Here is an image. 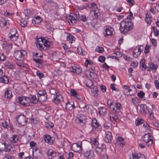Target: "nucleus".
<instances>
[{"mask_svg":"<svg viewBox=\"0 0 159 159\" xmlns=\"http://www.w3.org/2000/svg\"><path fill=\"white\" fill-rule=\"evenodd\" d=\"M36 74L37 76H39L40 79H41L43 77L44 75L43 73H41L39 70L36 71Z\"/></svg>","mask_w":159,"mask_h":159,"instance_id":"obj_56","label":"nucleus"},{"mask_svg":"<svg viewBox=\"0 0 159 159\" xmlns=\"http://www.w3.org/2000/svg\"><path fill=\"white\" fill-rule=\"evenodd\" d=\"M84 121H83L84 120H75V122L81 126H84L85 125V121L86 120H84Z\"/></svg>","mask_w":159,"mask_h":159,"instance_id":"obj_48","label":"nucleus"},{"mask_svg":"<svg viewBox=\"0 0 159 159\" xmlns=\"http://www.w3.org/2000/svg\"><path fill=\"white\" fill-rule=\"evenodd\" d=\"M38 100L39 101L41 102H43L45 101L47 99V94L42 95L38 97Z\"/></svg>","mask_w":159,"mask_h":159,"instance_id":"obj_37","label":"nucleus"},{"mask_svg":"<svg viewBox=\"0 0 159 159\" xmlns=\"http://www.w3.org/2000/svg\"><path fill=\"white\" fill-rule=\"evenodd\" d=\"M84 156L86 159H91L95 156V154L93 150H87L84 152Z\"/></svg>","mask_w":159,"mask_h":159,"instance_id":"obj_10","label":"nucleus"},{"mask_svg":"<svg viewBox=\"0 0 159 159\" xmlns=\"http://www.w3.org/2000/svg\"><path fill=\"white\" fill-rule=\"evenodd\" d=\"M2 124L3 127L8 129L9 126L7 124V122L6 121H4L3 122H2Z\"/></svg>","mask_w":159,"mask_h":159,"instance_id":"obj_58","label":"nucleus"},{"mask_svg":"<svg viewBox=\"0 0 159 159\" xmlns=\"http://www.w3.org/2000/svg\"><path fill=\"white\" fill-rule=\"evenodd\" d=\"M70 70L71 72L75 73L77 74H79L82 72V69L80 67L71 66L70 68Z\"/></svg>","mask_w":159,"mask_h":159,"instance_id":"obj_15","label":"nucleus"},{"mask_svg":"<svg viewBox=\"0 0 159 159\" xmlns=\"http://www.w3.org/2000/svg\"><path fill=\"white\" fill-rule=\"evenodd\" d=\"M41 56H39L38 53H36L33 55V59L36 63L37 66L40 68H42L44 65V63L42 59L39 58Z\"/></svg>","mask_w":159,"mask_h":159,"instance_id":"obj_4","label":"nucleus"},{"mask_svg":"<svg viewBox=\"0 0 159 159\" xmlns=\"http://www.w3.org/2000/svg\"><path fill=\"white\" fill-rule=\"evenodd\" d=\"M41 20L42 19L39 16L34 17L32 20V23L34 24H38L41 22Z\"/></svg>","mask_w":159,"mask_h":159,"instance_id":"obj_27","label":"nucleus"},{"mask_svg":"<svg viewBox=\"0 0 159 159\" xmlns=\"http://www.w3.org/2000/svg\"><path fill=\"white\" fill-rule=\"evenodd\" d=\"M2 46L3 50L5 51L7 54H8L12 48V45L7 43H4Z\"/></svg>","mask_w":159,"mask_h":159,"instance_id":"obj_12","label":"nucleus"},{"mask_svg":"<svg viewBox=\"0 0 159 159\" xmlns=\"http://www.w3.org/2000/svg\"><path fill=\"white\" fill-rule=\"evenodd\" d=\"M143 123V120H136L135 124L136 126H139Z\"/></svg>","mask_w":159,"mask_h":159,"instance_id":"obj_54","label":"nucleus"},{"mask_svg":"<svg viewBox=\"0 0 159 159\" xmlns=\"http://www.w3.org/2000/svg\"><path fill=\"white\" fill-rule=\"evenodd\" d=\"M17 61L16 62V64L18 66L20 67H25V64L24 63V60H17Z\"/></svg>","mask_w":159,"mask_h":159,"instance_id":"obj_41","label":"nucleus"},{"mask_svg":"<svg viewBox=\"0 0 159 159\" xmlns=\"http://www.w3.org/2000/svg\"><path fill=\"white\" fill-rule=\"evenodd\" d=\"M79 17V13L75 12L72 14V15H70L66 17V20L71 25H73L74 23L78 21Z\"/></svg>","mask_w":159,"mask_h":159,"instance_id":"obj_3","label":"nucleus"},{"mask_svg":"<svg viewBox=\"0 0 159 159\" xmlns=\"http://www.w3.org/2000/svg\"><path fill=\"white\" fill-rule=\"evenodd\" d=\"M71 148L74 152L79 153H81L83 149L82 142L73 144Z\"/></svg>","mask_w":159,"mask_h":159,"instance_id":"obj_7","label":"nucleus"},{"mask_svg":"<svg viewBox=\"0 0 159 159\" xmlns=\"http://www.w3.org/2000/svg\"><path fill=\"white\" fill-rule=\"evenodd\" d=\"M75 107V106L73 102H68L66 104V109L67 111H71Z\"/></svg>","mask_w":159,"mask_h":159,"instance_id":"obj_20","label":"nucleus"},{"mask_svg":"<svg viewBox=\"0 0 159 159\" xmlns=\"http://www.w3.org/2000/svg\"><path fill=\"white\" fill-rule=\"evenodd\" d=\"M5 66L7 68L12 69L15 68V64L9 61H6L5 64Z\"/></svg>","mask_w":159,"mask_h":159,"instance_id":"obj_26","label":"nucleus"},{"mask_svg":"<svg viewBox=\"0 0 159 159\" xmlns=\"http://www.w3.org/2000/svg\"><path fill=\"white\" fill-rule=\"evenodd\" d=\"M107 104L109 106L110 108L112 110H115V107H114V101L111 99H109L107 101Z\"/></svg>","mask_w":159,"mask_h":159,"instance_id":"obj_33","label":"nucleus"},{"mask_svg":"<svg viewBox=\"0 0 159 159\" xmlns=\"http://www.w3.org/2000/svg\"><path fill=\"white\" fill-rule=\"evenodd\" d=\"M98 113L101 116H103L107 113V109L105 107H100L98 108Z\"/></svg>","mask_w":159,"mask_h":159,"instance_id":"obj_23","label":"nucleus"},{"mask_svg":"<svg viewBox=\"0 0 159 159\" xmlns=\"http://www.w3.org/2000/svg\"><path fill=\"white\" fill-rule=\"evenodd\" d=\"M110 119L112 118L113 119H119L117 115L115 113H110L109 115Z\"/></svg>","mask_w":159,"mask_h":159,"instance_id":"obj_47","label":"nucleus"},{"mask_svg":"<svg viewBox=\"0 0 159 159\" xmlns=\"http://www.w3.org/2000/svg\"><path fill=\"white\" fill-rule=\"evenodd\" d=\"M124 140V138H122L121 136H118L116 141L118 143L120 144V146L122 147L124 145V143H123Z\"/></svg>","mask_w":159,"mask_h":159,"instance_id":"obj_40","label":"nucleus"},{"mask_svg":"<svg viewBox=\"0 0 159 159\" xmlns=\"http://www.w3.org/2000/svg\"><path fill=\"white\" fill-rule=\"evenodd\" d=\"M42 38H44L42 37L39 38H36V41L35 43L37 47L41 50H43L44 48L42 45L43 43H42V41L41 40V39Z\"/></svg>","mask_w":159,"mask_h":159,"instance_id":"obj_16","label":"nucleus"},{"mask_svg":"<svg viewBox=\"0 0 159 159\" xmlns=\"http://www.w3.org/2000/svg\"><path fill=\"white\" fill-rule=\"evenodd\" d=\"M30 98V102L33 104H36L38 102V99H37L35 95H30L29 96Z\"/></svg>","mask_w":159,"mask_h":159,"instance_id":"obj_25","label":"nucleus"},{"mask_svg":"<svg viewBox=\"0 0 159 159\" xmlns=\"http://www.w3.org/2000/svg\"><path fill=\"white\" fill-rule=\"evenodd\" d=\"M91 141L93 144L94 145L98 146L99 145L98 141L96 139H91Z\"/></svg>","mask_w":159,"mask_h":159,"instance_id":"obj_53","label":"nucleus"},{"mask_svg":"<svg viewBox=\"0 0 159 159\" xmlns=\"http://www.w3.org/2000/svg\"><path fill=\"white\" fill-rule=\"evenodd\" d=\"M138 99L137 97H135L132 99V102L134 105H136L138 102Z\"/></svg>","mask_w":159,"mask_h":159,"instance_id":"obj_61","label":"nucleus"},{"mask_svg":"<svg viewBox=\"0 0 159 159\" xmlns=\"http://www.w3.org/2000/svg\"><path fill=\"white\" fill-rule=\"evenodd\" d=\"M14 158L9 154H6L4 157V159H13Z\"/></svg>","mask_w":159,"mask_h":159,"instance_id":"obj_64","label":"nucleus"},{"mask_svg":"<svg viewBox=\"0 0 159 159\" xmlns=\"http://www.w3.org/2000/svg\"><path fill=\"white\" fill-rule=\"evenodd\" d=\"M27 21L23 20H22L20 23V25L21 27L26 26L27 25Z\"/></svg>","mask_w":159,"mask_h":159,"instance_id":"obj_55","label":"nucleus"},{"mask_svg":"<svg viewBox=\"0 0 159 159\" xmlns=\"http://www.w3.org/2000/svg\"><path fill=\"white\" fill-rule=\"evenodd\" d=\"M106 145L102 143L101 147H96L94 151L95 152L99 155H101L102 152H104L106 150Z\"/></svg>","mask_w":159,"mask_h":159,"instance_id":"obj_8","label":"nucleus"},{"mask_svg":"<svg viewBox=\"0 0 159 159\" xmlns=\"http://www.w3.org/2000/svg\"><path fill=\"white\" fill-rule=\"evenodd\" d=\"M105 33H104V36L107 37L108 36H111L113 35V31L114 29L109 25H107L105 27Z\"/></svg>","mask_w":159,"mask_h":159,"instance_id":"obj_11","label":"nucleus"},{"mask_svg":"<svg viewBox=\"0 0 159 159\" xmlns=\"http://www.w3.org/2000/svg\"><path fill=\"white\" fill-rule=\"evenodd\" d=\"M78 18V21L82 20L83 22H86L87 21V19L86 16L83 15H81L80 16V15L79 14V17Z\"/></svg>","mask_w":159,"mask_h":159,"instance_id":"obj_42","label":"nucleus"},{"mask_svg":"<svg viewBox=\"0 0 159 159\" xmlns=\"http://www.w3.org/2000/svg\"><path fill=\"white\" fill-rule=\"evenodd\" d=\"M9 79L7 76L5 75L2 76L0 77V81L3 83L7 84L9 82Z\"/></svg>","mask_w":159,"mask_h":159,"instance_id":"obj_28","label":"nucleus"},{"mask_svg":"<svg viewBox=\"0 0 159 159\" xmlns=\"http://www.w3.org/2000/svg\"><path fill=\"white\" fill-rule=\"evenodd\" d=\"M140 111L141 114H146L147 113V107L146 105L142 104L140 105Z\"/></svg>","mask_w":159,"mask_h":159,"instance_id":"obj_19","label":"nucleus"},{"mask_svg":"<svg viewBox=\"0 0 159 159\" xmlns=\"http://www.w3.org/2000/svg\"><path fill=\"white\" fill-rule=\"evenodd\" d=\"M145 60L144 59L142 60L140 62V67H142V70H145L147 68L146 65L145 63Z\"/></svg>","mask_w":159,"mask_h":159,"instance_id":"obj_38","label":"nucleus"},{"mask_svg":"<svg viewBox=\"0 0 159 159\" xmlns=\"http://www.w3.org/2000/svg\"><path fill=\"white\" fill-rule=\"evenodd\" d=\"M68 156L67 159H72L74 156V153L72 152H70L68 153Z\"/></svg>","mask_w":159,"mask_h":159,"instance_id":"obj_62","label":"nucleus"},{"mask_svg":"<svg viewBox=\"0 0 159 159\" xmlns=\"http://www.w3.org/2000/svg\"><path fill=\"white\" fill-rule=\"evenodd\" d=\"M23 100H24L23 99V96L18 97L16 100V101H17V102L20 104L22 106L24 107L28 106L29 105L28 103H26L25 102H22Z\"/></svg>","mask_w":159,"mask_h":159,"instance_id":"obj_21","label":"nucleus"},{"mask_svg":"<svg viewBox=\"0 0 159 159\" xmlns=\"http://www.w3.org/2000/svg\"><path fill=\"white\" fill-rule=\"evenodd\" d=\"M6 146V143L5 141L3 140L0 141V152H2L4 150Z\"/></svg>","mask_w":159,"mask_h":159,"instance_id":"obj_35","label":"nucleus"},{"mask_svg":"<svg viewBox=\"0 0 159 159\" xmlns=\"http://www.w3.org/2000/svg\"><path fill=\"white\" fill-rule=\"evenodd\" d=\"M158 66L157 64H155L152 62H150L148 63V68H149L153 72L156 71L157 69Z\"/></svg>","mask_w":159,"mask_h":159,"instance_id":"obj_22","label":"nucleus"},{"mask_svg":"<svg viewBox=\"0 0 159 159\" xmlns=\"http://www.w3.org/2000/svg\"><path fill=\"white\" fill-rule=\"evenodd\" d=\"M70 93L71 96H74L77 99L80 98L79 95L75 90L71 89L70 90Z\"/></svg>","mask_w":159,"mask_h":159,"instance_id":"obj_31","label":"nucleus"},{"mask_svg":"<svg viewBox=\"0 0 159 159\" xmlns=\"http://www.w3.org/2000/svg\"><path fill=\"white\" fill-rule=\"evenodd\" d=\"M115 107V110H112L113 111L116 112H119L120 111V109L121 108V105L119 102H115L114 104Z\"/></svg>","mask_w":159,"mask_h":159,"instance_id":"obj_29","label":"nucleus"},{"mask_svg":"<svg viewBox=\"0 0 159 159\" xmlns=\"http://www.w3.org/2000/svg\"><path fill=\"white\" fill-rule=\"evenodd\" d=\"M142 139L148 146L151 145L153 143V137L151 134H145L142 137Z\"/></svg>","mask_w":159,"mask_h":159,"instance_id":"obj_5","label":"nucleus"},{"mask_svg":"<svg viewBox=\"0 0 159 159\" xmlns=\"http://www.w3.org/2000/svg\"><path fill=\"white\" fill-rule=\"evenodd\" d=\"M27 120H16V124L20 126H24L26 124Z\"/></svg>","mask_w":159,"mask_h":159,"instance_id":"obj_32","label":"nucleus"},{"mask_svg":"<svg viewBox=\"0 0 159 159\" xmlns=\"http://www.w3.org/2000/svg\"><path fill=\"white\" fill-rule=\"evenodd\" d=\"M46 94H47V93L45 90H39L38 93V97L42 95H45V94L46 95Z\"/></svg>","mask_w":159,"mask_h":159,"instance_id":"obj_50","label":"nucleus"},{"mask_svg":"<svg viewBox=\"0 0 159 159\" xmlns=\"http://www.w3.org/2000/svg\"><path fill=\"white\" fill-rule=\"evenodd\" d=\"M104 49L103 47H97L95 49L96 51L100 53H102L104 51Z\"/></svg>","mask_w":159,"mask_h":159,"instance_id":"obj_51","label":"nucleus"},{"mask_svg":"<svg viewBox=\"0 0 159 159\" xmlns=\"http://www.w3.org/2000/svg\"><path fill=\"white\" fill-rule=\"evenodd\" d=\"M27 55V52L25 50L16 51L14 54V57L16 60H24Z\"/></svg>","mask_w":159,"mask_h":159,"instance_id":"obj_2","label":"nucleus"},{"mask_svg":"<svg viewBox=\"0 0 159 159\" xmlns=\"http://www.w3.org/2000/svg\"><path fill=\"white\" fill-rule=\"evenodd\" d=\"M46 153L49 159L54 157L56 155V152L52 149L48 150Z\"/></svg>","mask_w":159,"mask_h":159,"instance_id":"obj_18","label":"nucleus"},{"mask_svg":"<svg viewBox=\"0 0 159 159\" xmlns=\"http://www.w3.org/2000/svg\"><path fill=\"white\" fill-rule=\"evenodd\" d=\"M92 125L93 129L98 131H101L102 126L98 122L97 120H92Z\"/></svg>","mask_w":159,"mask_h":159,"instance_id":"obj_14","label":"nucleus"},{"mask_svg":"<svg viewBox=\"0 0 159 159\" xmlns=\"http://www.w3.org/2000/svg\"><path fill=\"white\" fill-rule=\"evenodd\" d=\"M59 52H53L52 53V57L56 60L59 59Z\"/></svg>","mask_w":159,"mask_h":159,"instance_id":"obj_44","label":"nucleus"},{"mask_svg":"<svg viewBox=\"0 0 159 159\" xmlns=\"http://www.w3.org/2000/svg\"><path fill=\"white\" fill-rule=\"evenodd\" d=\"M19 137L16 134L12 135L10 139V141L12 143H16L19 140Z\"/></svg>","mask_w":159,"mask_h":159,"instance_id":"obj_30","label":"nucleus"},{"mask_svg":"<svg viewBox=\"0 0 159 159\" xmlns=\"http://www.w3.org/2000/svg\"><path fill=\"white\" fill-rule=\"evenodd\" d=\"M5 96L7 98L11 99L12 97L11 92L7 90L5 93Z\"/></svg>","mask_w":159,"mask_h":159,"instance_id":"obj_39","label":"nucleus"},{"mask_svg":"<svg viewBox=\"0 0 159 159\" xmlns=\"http://www.w3.org/2000/svg\"><path fill=\"white\" fill-rule=\"evenodd\" d=\"M133 23L131 20L128 18L121 22L120 24V30L121 33L126 34L131 30L133 28Z\"/></svg>","mask_w":159,"mask_h":159,"instance_id":"obj_1","label":"nucleus"},{"mask_svg":"<svg viewBox=\"0 0 159 159\" xmlns=\"http://www.w3.org/2000/svg\"><path fill=\"white\" fill-rule=\"evenodd\" d=\"M43 156V155L42 153L40 151H39L38 152H36L35 157L36 159H41Z\"/></svg>","mask_w":159,"mask_h":159,"instance_id":"obj_43","label":"nucleus"},{"mask_svg":"<svg viewBox=\"0 0 159 159\" xmlns=\"http://www.w3.org/2000/svg\"><path fill=\"white\" fill-rule=\"evenodd\" d=\"M67 39L70 43H72L73 41H75V38L70 34H67Z\"/></svg>","mask_w":159,"mask_h":159,"instance_id":"obj_36","label":"nucleus"},{"mask_svg":"<svg viewBox=\"0 0 159 159\" xmlns=\"http://www.w3.org/2000/svg\"><path fill=\"white\" fill-rule=\"evenodd\" d=\"M51 137L49 135H45L44 136V139L45 142L50 144L53 143V142L51 141Z\"/></svg>","mask_w":159,"mask_h":159,"instance_id":"obj_34","label":"nucleus"},{"mask_svg":"<svg viewBox=\"0 0 159 159\" xmlns=\"http://www.w3.org/2000/svg\"><path fill=\"white\" fill-rule=\"evenodd\" d=\"M9 36L11 40L13 41H16L18 39L19 36L16 29L15 28L11 29L9 34Z\"/></svg>","mask_w":159,"mask_h":159,"instance_id":"obj_6","label":"nucleus"},{"mask_svg":"<svg viewBox=\"0 0 159 159\" xmlns=\"http://www.w3.org/2000/svg\"><path fill=\"white\" fill-rule=\"evenodd\" d=\"M154 83L155 86L157 89H159V81L158 80H156L154 81Z\"/></svg>","mask_w":159,"mask_h":159,"instance_id":"obj_63","label":"nucleus"},{"mask_svg":"<svg viewBox=\"0 0 159 159\" xmlns=\"http://www.w3.org/2000/svg\"><path fill=\"white\" fill-rule=\"evenodd\" d=\"M111 127V123H106L104 124V129H105V131H107V130L110 129Z\"/></svg>","mask_w":159,"mask_h":159,"instance_id":"obj_46","label":"nucleus"},{"mask_svg":"<svg viewBox=\"0 0 159 159\" xmlns=\"http://www.w3.org/2000/svg\"><path fill=\"white\" fill-rule=\"evenodd\" d=\"M148 113L149 114V118L150 119H153L154 118V116L153 112L151 111L148 110Z\"/></svg>","mask_w":159,"mask_h":159,"instance_id":"obj_59","label":"nucleus"},{"mask_svg":"<svg viewBox=\"0 0 159 159\" xmlns=\"http://www.w3.org/2000/svg\"><path fill=\"white\" fill-rule=\"evenodd\" d=\"M143 47L142 45L138 46L134 48L133 52V56L134 57H137L140 55L142 52L143 50Z\"/></svg>","mask_w":159,"mask_h":159,"instance_id":"obj_9","label":"nucleus"},{"mask_svg":"<svg viewBox=\"0 0 159 159\" xmlns=\"http://www.w3.org/2000/svg\"><path fill=\"white\" fill-rule=\"evenodd\" d=\"M8 21L2 19L0 21V26L4 29H6L8 27Z\"/></svg>","mask_w":159,"mask_h":159,"instance_id":"obj_24","label":"nucleus"},{"mask_svg":"<svg viewBox=\"0 0 159 159\" xmlns=\"http://www.w3.org/2000/svg\"><path fill=\"white\" fill-rule=\"evenodd\" d=\"M45 125L46 127L48 129L52 128L54 126L53 124L50 122H45Z\"/></svg>","mask_w":159,"mask_h":159,"instance_id":"obj_45","label":"nucleus"},{"mask_svg":"<svg viewBox=\"0 0 159 159\" xmlns=\"http://www.w3.org/2000/svg\"><path fill=\"white\" fill-rule=\"evenodd\" d=\"M112 139L111 133L109 131H106L105 136L104 138V141L107 143H110Z\"/></svg>","mask_w":159,"mask_h":159,"instance_id":"obj_13","label":"nucleus"},{"mask_svg":"<svg viewBox=\"0 0 159 159\" xmlns=\"http://www.w3.org/2000/svg\"><path fill=\"white\" fill-rule=\"evenodd\" d=\"M42 44L43 45V46L46 47H50L52 45V43L51 42H50L45 38L41 39Z\"/></svg>","mask_w":159,"mask_h":159,"instance_id":"obj_17","label":"nucleus"},{"mask_svg":"<svg viewBox=\"0 0 159 159\" xmlns=\"http://www.w3.org/2000/svg\"><path fill=\"white\" fill-rule=\"evenodd\" d=\"M105 59H106V58L104 56H100L99 57L98 61H99L103 63L105 61Z\"/></svg>","mask_w":159,"mask_h":159,"instance_id":"obj_60","label":"nucleus"},{"mask_svg":"<svg viewBox=\"0 0 159 159\" xmlns=\"http://www.w3.org/2000/svg\"><path fill=\"white\" fill-rule=\"evenodd\" d=\"M145 95V93L142 91H140L137 94L138 97L141 98H144Z\"/></svg>","mask_w":159,"mask_h":159,"instance_id":"obj_52","label":"nucleus"},{"mask_svg":"<svg viewBox=\"0 0 159 159\" xmlns=\"http://www.w3.org/2000/svg\"><path fill=\"white\" fill-rule=\"evenodd\" d=\"M91 92L92 93L94 94V96H97V92H98V88L96 87H95L93 88L91 90Z\"/></svg>","mask_w":159,"mask_h":159,"instance_id":"obj_49","label":"nucleus"},{"mask_svg":"<svg viewBox=\"0 0 159 159\" xmlns=\"http://www.w3.org/2000/svg\"><path fill=\"white\" fill-rule=\"evenodd\" d=\"M63 100L61 99H59V98H54L52 100V101H54L57 104L58 103H60Z\"/></svg>","mask_w":159,"mask_h":159,"instance_id":"obj_57","label":"nucleus"}]
</instances>
